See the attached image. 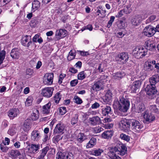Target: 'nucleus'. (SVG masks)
<instances>
[{"mask_svg": "<svg viewBox=\"0 0 159 159\" xmlns=\"http://www.w3.org/2000/svg\"><path fill=\"white\" fill-rule=\"evenodd\" d=\"M53 90L54 89L52 88H46L43 89L41 92V94L44 97L49 98L52 96Z\"/></svg>", "mask_w": 159, "mask_h": 159, "instance_id": "ddd939ff", "label": "nucleus"}, {"mask_svg": "<svg viewBox=\"0 0 159 159\" xmlns=\"http://www.w3.org/2000/svg\"><path fill=\"white\" fill-rule=\"evenodd\" d=\"M145 109V107L144 104L141 103L139 104L138 106L136 107V112L139 113H141Z\"/></svg>", "mask_w": 159, "mask_h": 159, "instance_id": "58836bf2", "label": "nucleus"}, {"mask_svg": "<svg viewBox=\"0 0 159 159\" xmlns=\"http://www.w3.org/2000/svg\"><path fill=\"white\" fill-rule=\"evenodd\" d=\"M54 75L53 73H47L43 78V83L45 84L51 85L52 84Z\"/></svg>", "mask_w": 159, "mask_h": 159, "instance_id": "9b49d317", "label": "nucleus"}, {"mask_svg": "<svg viewBox=\"0 0 159 159\" xmlns=\"http://www.w3.org/2000/svg\"><path fill=\"white\" fill-rule=\"evenodd\" d=\"M59 112L61 115H64L66 112V107H60Z\"/></svg>", "mask_w": 159, "mask_h": 159, "instance_id": "6e6d98bb", "label": "nucleus"}, {"mask_svg": "<svg viewBox=\"0 0 159 159\" xmlns=\"http://www.w3.org/2000/svg\"><path fill=\"white\" fill-rule=\"evenodd\" d=\"M157 107L156 105H152L150 106L149 109L152 112L159 114V107Z\"/></svg>", "mask_w": 159, "mask_h": 159, "instance_id": "4c0bfd02", "label": "nucleus"}, {"mask_svg": "<svg viewBox=\"0 0 159 159\" xmlns=\"http://www.w3.org/2000/svg\"><path fill=\"white\" fill-rule=\"evenodd\" d=\"M21 42L22 45L28 48L33 43L31 40V36L27 35L22 37Z\"/></svg>", "mask_w": 159, "mask_h": 159, "instance_id": "9d476101", "label": "nucleus"}, {"mask_svg": "<svg viewBox=\"0 0 159 159\" xmlns=\"http://www.w3.org/2000/svg\"><path fill=\"white\" fill-rule=\"evenodd\" d=\"M137 51V52H134V55L135 57L138 59L142 58L147 54V50L145 49L143 47L136 48L135 50H134L133 52Z\"/></svg>", "mask_w": 159, "mask_h": 159, "instance_id": "423d86ee", "label": "nucleus"}, {"mask_svg": "<svg viewBox=\"0 0 159 159\" xmlns=\"http://www.w3.org/2000/svg\"><path fill=\"white\" fill-rule=\"evenodd\" d=\"M49 150V148L48 147H46L43 148L42 149L40 150L39 152L40 155L38 157L44 159V157Z\"/></svg>", "mask_w": 159, "mask_h": 159, "instance_id": "2f4dec72", "label": "nucleus"}, {"mask_svg": "<svg viewBox=\"0 0 159 159\" xmlns=\"http://www.w3.org/2000/svg\"><path fill=\"white\" fill-rule=\"evenodd\" d=\"M66 74H61L59 76V78L58 80V83L61 84L62 83V80L66 76Z\"/></svg>", "mask_w": 159, "mask_h": 159, "instance_id": "4d7b16f0", "label": "nucleus"}, {"mask_svg": "<svg viewBox=\"0 0 159 159\" xmlns=\"http://www.w3.org/2000/svg\"><path fill=\"white\" fill-rule=\"evenodd\" d=\"M125 75V73L122 72H118L113 75V77L115 79L121 78Z\"/></svg>", "mask_w": 159, "mask_h": 159, "instance_id": "ea45409f", "label": "nucleus"}, {"mask_svg": "<svg viewBox=\"0 0 159 159\" xmlns=\"http://www.w3.org/2000/svg\"><path fill=\"white\" fill-rule=\"evenodd\" d=\"M101 84L100 82L95 83L93 86L92 89L95 91H99L101 89Z\"/></svg>", "mask_w": 159, "mask_h": 159, "instance_id": "c9c22d12", "label": "nucleus"}, {"mask_svg": "<svg viewBox=\"0 0 159 159\" xmlns=\"http://www.w3.org/2000/svg\"><path fill=\"white\" fill-rule=\"evenodd\" d=\"M20 54V52H19L17 48L13 49L10 53L11 56L13 59H18L19 57Z\"/></svg>", "mask_w": 159, "mask_h": 159, "instance_id": "cd10ccee", "label": "nucleus"}, {"mask_svg": "<svg viewBox=\"0 0 159 159\" xmlns=\"http://www.w3.org/2000/svg\"><path fill=\"white\" fill-rule=\"evenodd\" d=\"M26 73L27 75H33L34 73L32 69L29 68L26 70Z\"/></svg>", "mask_w": 159, "mask_h": 159, "instance_id": "bf43d9fd", "label": "nucleus"}, {"mask_svg": "<svg viewBox=\"0 0 159 159\" xmlns=\"http://www.w3.org/2000/svg\"><path fill=\"white\" fill-rule=\"evenodd\" d=\"M9 124L8 122L6 120H4L2 124L1 127L2 129H4L6 128L8 126Z\"/></svg>", "mask_w": 159, "mask_h": 159, "instance_id": "864d4df0", "label": "nucleus"}, {"mask_svg": "<svg viewBox=\"0 0 159 159\" xmlns=\"http://www.w3.org/2000/svg\"><path fill=\"white\" fill-rule=\"evenodd\" d=\"M127 149V148L123 144H117L116 147L110 148L108 155L111 159H113L117 156V154L124 155L126 153Z\"/></svg>", "mask_w": 159, "mask_h": 159, "instance_id": "f257e3e1", "label": "nucleus"}, {"mask_svg": "<svg viewBox=\"0 0 159 159\" xmlns=\"http://www.w3.org/2000/svg\"><path fill=\"white\" fill-rule=\"evenodd\" d=\"M65 128L64 124L61 122L57 124L54 129L53 134H54L61 133L63 131Z\"/></svg>", "mask_w": 159, "mask_h": 159, "instance_id": "4468645a", "label": "nucleus"}, {"mask_svg": "<svg viewBox=\"0 0 159 159\" xmlns=\"http://www.w3.org/2000/svg\"><path fill=\"white\" fill-rule=\"evenodd\" d=\"M103 152V151L102 149L98 148L93 150L92 151V154L93 155L98 156L101 155V154Z\"/></svg>", "mask_w": 159, "mask_h": 159, "instance_id": "e433bc0d", "label": "nucleus"}, {"mask_svg": "<svg viewBox=\"0 0 159 159\" xmlns=\"http://www.w3.org/2000/svg\"><path fill=\"white\" fill-rule=\"evenodd\" d=\"M100 106L99 104L97 102H95L91 106V108L93 109H97Z\"/></svg>", "mask_w": 159, "mask_h": 159, "instance_id": "e2e57ef3", "label": "nucleus"}, {"mask_svg": "<svg viewBox=\"0 0 159 159\" xmlns=\"http://www.w3.org/2000/svg\"><path fill=\"white\" fill-rule=\"evenodd\" d=\"M147 17L146 14L136 15L134 16L131 19L132 24L135 26L139 25L143 20L145 19Z\"/></svg>", "mask_w": 159, "mask_h": 159, "instance_id": "20e7f679", "label": "nucleus"}, {"mask_svg": "<svg viewBox=\"0 0 159 159\" xmlns=\"http://www.w3.org/2000/svg\"><path fill=\"white\" fill-rule=\"evenodd\" d=\"M51 105V103L49 102L43 107L42 112L43 114H48L49 112Z\"/></svg>", "mask_w": 159, "mask_h": 159, "instance_id": "473e14b6", "label": "nucleus"}, {"mask_svg": "<svg viewBox=\"0 0 159 159\" xmlns=\"http://www.w3.org/2000/svg\"><path fill=\"white\" fill-rule=\"evenodd\" d=\"M124 13L123 10H120L118 12L116 16V17L119 18L121 17L123 15Z\"/></svg>", "mask_w": 159, "mask_h": 159, "instance_id": "0e129e2a", "label": "nucleus"}, {"mask_svg": "<svg viewBox=\"0 0 159 159\" xmlns=\"http://www.w3.org/2000/svg\"><path fill=\"white\" fill-rule=\"evenodd\" d=\"M101 120L100 117L98 116H95L89 119V122L91 125H95L98 124Z\"/></svg>", "mask_w": 159, "mask_h": 159, "instance_id": "393cba45", "label": "nucleus"}, {"mask_svg": "<svg viewBox=\"0 0 159 159\" xmlns=\"http://www.w3.org/2000/svg\"><path fill=\"white\" fill-rule=\"evenodd\" d=\"M31 139L34 141H38L40 138L39 132L37 130H33L31 134Z\"/></svg>", "mask_w": 159, "mask_h": 159, "instance_id": "b1692460", "label": "nucleus"}, {"mask_svg": "<svg viewBox=\"0 0 159 159\" xmlns=\"http://www.w3.org/2000/svg\"><path fill=\"white\" fill-rule=\"evenodd\" d=\"M21 155L20 152L18 150H11L8 153L9 157L12 159H16Z\"/></svg>", "mask_w": 159, "mask_h": 159, "instance_id": "a211bd4d", "label": "nucleus"}, {"mask_svg": "<svg viewBox=\"0 0 159 159\" xmlns=\"http://www.w3.org/2000/svg\"><path fill=\"white\" fill-rule=\"evenodd\" d=\"M39 112L36 109H34L33 111L31 114V119L34 120H37L39 118Z\"/></svg>", "mask_w": 159, "mask_h": 159, "instance_id": "f704fd0d", "label": "nucleus"}, {"mask_svg": "<svg viewBox=\"0 0 159 159\" xmlns=\"http://www.w3.org/2000/svg\"><path fill=\"white\" fill-rule=\"evenodd\" d=\"M0 149L3 152H6L9 149V148L7 146H4L2 145H1Z\"/></svg>", "mask_w": 159, "mask_h": 159, "instance_id": "13d9d810", "label": "nucleus"}, {"mask_svg": "<svg viewBox=\"0 0 159 159\" xmlns=\"http://www.w3.org/2000/svg\"><path fill=\"white\" fill-rule=\"evenodd\" d=\"M66 32V30L64 29L57 30L55 34L56 38L57 39H60L65 36Z\"/></svg>", "mask_w": 159, "mask_h": 159, "instance_id": "6ab92c4d", "label": "nucleus"}, {"mask_svg": "<svg viewBox=\"0 0 159 159\" xmlns=\"http://www.w3.org/2000/svg\"><path fill=\"white\" fill-rule=\"evenodd\" d=\"M113 132L111 130L105 131L102 134V138L105 139L111 138L113 134Z\"/></svg>", "mask_w": 159, "mask_h": 159, "instance_id": "c756f323", "label": "nucleus"}, {"mask_svg": "<svg viewBox=\"0 0 159 159\" xmlns=\"http://www.w3.org/2000/svg\"><path fill=\"white\" fill-rule=\"evenodd\" d=\"M130 124L129 120L125 119H123L119 123V127L121 130L125 131L129 129Z\"/></svg>", "mask_w": 159, "mask_h": 159, "instance_id": "6e6552de", "label": "nucleus"}, {"mask_svg": "<svg viewBox=\"0 0 159 159\" xmlns=\"http://www.w3.org/2000/svg\"><path fill=\"white\" fill-rule=\"evenodd\" d=\"M87 136L84 133H79L76 134L75 139L78 143H81L87 139Z\"/></svg>", "mask_w": 159, "mask_h": 159, "instance_id": "aec40b11", "label": "nucleus"}, {"mask_svg": "<svg viewBox=\"0 0 159 159\" xmlns=\"http://www.w3.org/2000/svg\"><path fill=\"white\" fill-rule=\"evenodd\" d=\"M69 71L70 72L74 74L77 73L78 71L77 70L75 69L73 67L70 68L69 69Z\"/></svg>", "mask_w": 159, "mask_h": 159, "instance_id": "338daca9", "label": "nucleus"}, {"mask_svg": "<svg viewBox=\"0 0 159 159\" xmlns=\"http://www.w3.org/2000/svg\"><path fill=\"white\" fill-rule=\"evenodd\" d=\"M153 66L152 65V63L150 61H146L144 65V69L145 70L149 72L153 70Z\"/></svg>", "mask_w": 159, "mask_h": 159, "instance_id": "bb28decb", "label": "nucleus"}, {"mask_svg": "<svg viewBox=\"0 0 159 159\" xmlns=\"http://www.w3.org/2000/svg\"><path fill=\"white\" fill-rule=\"evenodd\" d=\"M39 145L32 144L30 147L28 149V152L30 153H36L39 151Z\"/></svg>", "mask_w": 159, "mask_h": 159, "instance_id": "4be33fe9", "label": "nucleus"}, {"mask_svg": "<svg viewBox=\"0 0 159 159\" xmlns=\"http://www.w3.org/2000/svg\"><path fill=\"white\" fill-rule=\"evenodd\" d=\"M61 98V95L59 93H56L54 97V99L55 101V102L57 104H58Z\"/></svg>", "mask_w": 159, "mask_h": 159, "instance_id": "37998d69", "label": "nucleus"}, {"mask_svg": "<svg viewBox=\"0 0 159 159\" xmlns=\"http://www.w3.org/2000/svg\"><path fill=\"white\" fill-rule=\"evenodd\" d=\"M147 94L149 96V97L151 99L156 97L158 91L156 89L155 85L153 84H148L146 89Z\"/></svg>", "mask_w": 159, "mask_h": 159, "instance_id": "7ed1b4c3", "label": "nucleus"}, {"mask_svg": "<svg viewBox=\"0 0 159 159\" xmlns=\"http://www.w3.org/2000/svg\"><path fill=\"white\" fill-rule=\"evenodd\" d=\"M144 46L146 48L145 49H146L147 51L148 50L151 51H154L156 49L155 45L149 41L145 42Z\"/></svg>", "mask_w": 159, "mask_h": 159, "instance_id": "5701e85b", "label": "nucleus"}, {"mask_svg": "<svg viewBox=\"0 0 159 159\" xmlns=\"http://www.w3.org/2000/svg\"><path fill=\"white\" fill-rule=\"evenodd\" d=\"M103 130V129L100 126H97L92 129V131L95 134L100 133Z\"/></svg>", "mask_w": 159, "mask_h": 159, "instance_id": "c03bdc74", "label": "nucleus"}, {"mask_svg": "<svg viewBox=\"0 0 159 159\" xmlns=\"http://www.w3.org/2000/svg\"><path fill=\"white\" fill-rule=\"evenodd\" d=\"M132 84L139 89L141 85V81L139 80H136L133 82Z\"/></svg>", "mask_w": 159, "mask_h": 159, "instance_id": "49530a36", "label": "nucleus"}, {"mask_svg": "<svg viewBox=\"0 0 159 159\" xmlns=\"http://www.w3.org/2000/svg\"><path fill=\"white\" fill-rule=\"evenodd\" d=\"M40 2L37 0H34L32 3V11L33 12L38 10L40 7Z\"/></svg>", "mask_w": 159, "mask_h": 159, "instance_id": "7c9ffc66", "label": "nucleus"}, {"mask_svg": "<svg viewBox=\"0 0 159 159\" xmlns=\"http://www.w3.org/2000/svg\"><path fill=\"white\" fill-rule=\"evenodd\" d=\"M111 107L106 106L102 109V113L103 116H109L111 114Z\"/></svg>", "mask_w": 159, "mask_h": 159, "instance_id": "a878e982", "label": "nucleus"}, {"mask_svg": "<svg viewBox=\"0 0 159 159\" xmlns=\"http://www.w3.org/2000/svg\"><path fill=\"white\" fill-rule=\"evenodd\" d=\"M32 103V101L30 100H29V98H28L26 99V102H25L26 105L29 106L31 105Z\"/></svg>", "mask_w": 159, "mask_h": 159, "instance_id": "69168bd1", "label": "nucleus"}, {"mask_svg": "<svg viewBox=\"0 0 159 159\" xmlns=\"http://www.w3.org/2000/svg\"><path fill=\"white\" fill-rule=\"evenodd\" d=\"M112 98V94L110 90H108L103 98V102L106 104L111 103Z\"/></svg>", "mask_w": 159, "mask_h": 159, "instance_id": "2eb2a0df", "label": "nucleus"}, {"mask_svg": "<svg viewBox=\"0 0 159 159\" xmlns=\"http://www.w3.org/2000/svg\"><path fill=\"white\" fill-rule=\"evenodd\" d=\"M6 55L5 51L4 50H2L0 52V65H1L3 62Z\"/></svg>", "mask_w": 159, "mask_h": 159, "instance_id": "a18cd8bd", "label": "nucleus"}, {"mask_svg": "<svg viewBox=\"0 0 159 159\" xmlns=\"http://www.w3.org/2000/svg\"><path fill=\"white\" fill-rule=\"evenodd\" d=\"M86 29L89 30L90 31L92 30L93 29V27L92 25H88L86 26H85L84 30Z\"/></svg>", "mask_w": 159, "mask_h": 159, "instance_id": "774afa93", "label": "nucleus"}, {"mask_svg": "<svg viewBox=\"0 0 159 159\" xmlns=\"http://www.w3.org/2000/svg\"><path fill=\"white\" fill-rule=\"evenodd\" d=\"M117 57L119 58L118 61H120L121 63H125L129 59V55L127 52H123L119 54Z\"/></svg>", "mask_w": 159, "mask_h": 159, "instance_id": "f8f14e48", "label": "nucleus"}, {"mask_svg": "<svg viewBox=\"0 0 159 159\" xmlns=\"http://www.w3.org/2000/svg\"><path fill=\"white\" fill-rule=\"evenodd\" d=\"M79 115L78 114H75L72 117L71 120V124L74 125L76 124L78 121Z\"/></svg>", "mask_w": 159, "mask_h": 159, "instance_id": "79ce46f5", "label": "nucleus"}, {"mask_svg": "<svg viewBox=\"0 0 159 159\" xmlns=\"http://www.w3.org/2000/svg\"><path fill=\"white\" fill-rule=\"evenodd\" d=\"M102 64H100L98 65V66L97 69L98 70V71L99 72H104V69L103 68V67H102Z\"/></svg>", "mask_w": 159, "mask_h": 159, "instance_id": "052dcab7", "label": "nucleus"}, {"mask_svg": "<svg viewBox=\"0 0 159 159\" xmlns=\"http://www.w3.org/2000/svg\"><path fill=\"white\" fill-rule=\"evenodd\" d=\"M155 28L153 26L149 25L146 26L143 30L142 34L148 37L153 36L156 33Z\"/></svg>", "mask_w": 159, "mask_h": 159, "instance_id": "0eeeda50", "label": "nucleus"}, {"mask_svg": "<svg viewBox=\"0 0 159 159\" xmlns=\"http://www.w3.org/2000/svg\"><path fill=\"white\" fill-rule=\"evenodd\" d=\"M85 77L84 71L80 72L78 75V78L79 80H83Z\"/></svg>", "mask_w": 159, "mask_h": 159, "instance_id": "3c124183", "label": "nucleus"}, {"mask_svg": "<svg viewBox=\"0 0 159 159\" xmlns=\"http://www.w3.org/2000/svg\"><path fill=\"white\" fill-rule=\"evenodd\" d=\"M150 83L151 84L155 85V84L159 82V74H157L152 76L149 79Z\"/></svg>", "mask_w": 159, "mask_h": 159, "instance_id": "c85d7f7f", "label": "nucleus"}, {"mask_svg": "<svg viewBox=\"0 0 159 159\" xmlns=\"http://www.w3.org/2000/svg\"><path fill=\"white\" fill-rule=\"evenodd\" d=\"M19 113V110L18 109H12L9 110L8 112V115L11 119L16 117Z\"/></svg>", "mask_w": 159, "mask_h": 159, "instance_id": "412c9836", "label": "nucleus"}, {"mask_svg": "<svg viewBox=\"0 0 159 159\" xmlns=\"http://www.w3.org/2000/svg\"><path fill=\"white\" fill-rule=\"evenodd\" d=\"M62 137L59 134L54 136L53 138V141L55 142H57L62 139Z\"/></svg>", "mask_w": 159, "mask_h": 159, "instance_id": "603ef678", "label": "nucleus"}, {"mask_svg": "<svg viewBox=\"0 0 159 159\" xmlns=\"http://www.w3.org/2000/svg\"><path fill=\"white\" fill-rule=\"evenodd\" d=\"M31 120L30 119H27L25 121L24 124L22 126V129L24 131H28L31 128Z\"/></svg>", "mask_w": 159, "mask_h": 159, "instance_id": "f3484780", "label": "nucleus"}, {"mask_svg": "<svg viewBox=\"0 0 159 159\" xmlns=\"http://www.w3.org/2000/svg\"><path fill=\"white\" fill-rule=\"evenodd\" d=\"M115 19V16H112L111 17L110 20L109 21L107 24V27L109 28L111 26L112 23L114 21Z\"/></svg>", "mask_w": 159, "mask_h": 159, "instance_id": "8fccbe9b", "label": "nucleus"}, {"mask_svg": "<svg viewBox=\"0 0 159 159\" xmlns=\"http://www.w3.org/2000/svg\"><path fill=\"white\" fill-rule=\"evenodd\" d=\"M139 89L136 87H135L133 84H132L130 87V91L131 93H135Z\"/></svg>", "mask_w": 159, "mask_h": 159, "instance_id": "5fc2aeb1", "label": "nucleus"}, {"mask_svg": "<svg viewBox=\"0 0 159 159\" xmlns=\"http://www.w3.org/2000/svg\"><path fill=\"white\" fill-rule=\"evenodd\" d=\"M116 105H118V109L120 111L125 112L127 111L130 105L129 100L122 97L120 98L119 101H116Z\"/></svg>", "mask_w": 159, "mask_h": 159, "instance_id": "f03ea898", "label": "nucleus"}, {"mask_svg": "<svg viewBox=\"0 0 159 159\" xmlns=\"http://www.w3.org/2000/svg\"><path fill=\"white\" fill-rule=\"evenodd\" d=\"M130 121L133 129L136 132H139L143 127V125L139 121L134 119H132Z\"/></svg>", "mask_w": 159, "mask_h": 159, "instance_id": "1a4fd4ad", "label": "nucleus"}, {"mask_svg": "<svg viewBox=\"0 0 159 159\" xmlns=\"http://www.w3.org/2000/svg\"><path fill=\"white\" fill-rule=\"evenodd\" d=\"M120 137L121 139L127 141H129L130 140L129 136L124 134H121L120 135Z\"/></svg>", "mask_w": 159, "mask_h": 159, "instance_id": "de8ad7c7", "label": "nucleus"}, {"mask_svg": "<svg viewBox=\"0 0 159 159\" xmlns=\"http://www.w3.org/2000/svg\"><path fill=\"white\" fill-rule=\"evenodd\" d=\"M96 143V139L94 138H92L86 145L87 148L93 147Z\"/></svg>", "mask_w": 159, "mask_h": 159, "instance_id": "72a5a7b5", "label": "nucleus"}, {"mask_svg": "<svg viewBox=\"0 0 159 159\" xmlns=\"http://www.w3.org/2000/svg\"><path fill=\"white\" fill-rule=\"evenodd\" d=\"M78 83V81L77 80H72L70 82V84L71 86H75Z\"/></svg>", "mask_w": 159, "mask_h": 159, "instance_id": "680f3d73", "label": "nucleus"}, {"mask_svg": "<svg viewBox=\"0 0 159 159\" xmlns=\"http://www.w3.org/2000/svg\"><path fill=\"white\" fill-rule=\"evenodd\" d=\"M7 133L8 134L12 136L14 135L16 133V129L14 125L9 128Z\"/></svg>", "mask_w": 159, "mask_h": 159, "instance_id": "a19ab883", "label": "nucleus"}, {"mask_svg": "<svg viewBox=\"0 0 159 159\" xmlns=\"http://www.w3.org/2000/svg\"><path fill=\"white\" fill-rule=\"evenodd\" d=\"M143 116L146 121L150 122L155 120V117L151 113H149L148 111H145L143 113Z\"/></svg>", "mask_w": 159, "mask_h": 159, "instance_id": "dca6fc26", "label": "nucleus"}, {"mask_svg": "<svg viewBox=\"0 0 159 159\" xmlns=\"http://www.w3.org/2000/svg\"><path fill=\"white\" fill-rule=\"evenodd\" d=\"M73 154L68 152H59L56 155V159H73Z\"/></svg>", "mask_w": 159, "mask_h": 159, "instance_id": "39448f33", "label": "nucleus"}, {"mask_svg": "<svg viewBox=\"0 0 159 159\" xmlns=\"http://www.w3.org/2000/svg\"><path fill=\"white\" fill-rule=\"evenodd\" d=\"M73 99L74 100V102L78 104H81L83 102L82 100L77 96L74 97Z\"/></svg>", "mask_w": 159, "mask_h": 159, "instance_id": "09e8293b", "label": "nucleus"}]
</instances>
